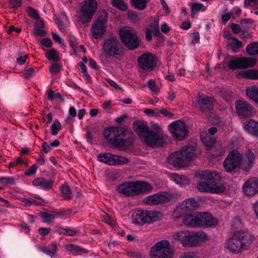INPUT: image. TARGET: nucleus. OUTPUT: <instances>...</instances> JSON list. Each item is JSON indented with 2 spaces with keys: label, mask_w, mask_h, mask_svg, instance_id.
Instances as JSON below:
<instances>
[{
  "label": "nucleus",
  "mask_w": 258,
  "mask_h": 258,
  "mask_svg": "<svg viewBox=\"0 0 258 258\" xmlns=\"http://www.w3.org/2000/svg\"><path fill=\"white\" fill-rule=\"evenodd\" d=\"M33 34L35 36H43L45 35V32L43 28H36L33 31Z\"/></svg>",
  "instance_id": "obj_55"
},
{
  "label": "nucleus",
  "mask_w": 258,
  "mask_h": 258,
  "mask_svg": "<svg viewBox=\"0 0 258 258\" xmlns=\"http://www.w3.org/2000/svg\"><path fill=\"white\" fill-rule=\"evenodd\" d=\"M236 112L240 116L248 117L250 116L253 109L248 103L243 101H236L235 103Z\"/></svg>",
  "instance_id": "obj_23"
},
{
  "label": "nucleus",
  "mask_w": 258,
  "mask_h": 258,
  "mask_svg": "<svg viewBox=\"0 0 258 258\" xmlns=\"http://www.w3.org/2000/svg\"><path fill=\"white\" fill-rule=\"evenodd\" d=\"M0 181L3 184H14L16 179L13 177H3L0 178Z\"/></svg>",
  "instance_id": "obj_43"
},
{
  "label": "nucleus",
  "mask_w": 258,
  "mask_h": 258,
  "mask_svg": "<svg viewBox=\"0 0 258 258\" xmlns=\"http://www.w3.org/2000/svg\"><path fill=\"white\" fill-rule=\"evenodd\" d=\"M231 28L233 32L235 34H238L241 31V27L239 24L232 23L231 25Z\"/></svg>",
  "instance_id": "obj_59"
},
{
  "label": "nucleus",
  "mask_w": 258,
  "mask_h": 258,
  "mask_svg": "<svg viewBox=\"0 0 258 258\" xmlns=\"http://www.w3.org/2000/svg\"><path fill=\"white\" fill-rule=\"evenodd\" d=\"M238 75L242 78H248L250 79H258V71L254 70L243 71L239 73Z\"/></svg>",
  "instance_id": "obj_32"
},
{
  "label": "nucleus",
  "mask_w": 258,
  "mask_h": 258,
  "mask_svg": "<svg viewBox=\"0 0 258 258\" xmlns=\"http://www.w3.org/2000/svg\"><path fill=\"white\" fill-rule=\"evenodd\" d=\"M220 94L227 101H229L232 98L231 92L224 89L221 91Z\"/></svg>",
  "instance_id": "obj_44"
},
{
  "label": "nucleus",
  "mask_w": 258,
  "mask_h": 258,
  "mask_svg": "<svg viewBox=\"0 0 258 258\" xmlns=\"http://www.w3.org/2000/svg\"><path fill=\"white\" fill-rule=\"evenodd\" d=\"M37 169V167L35 165H33L25 172V174L27 175H33L36 172Z\"/></svg>",
  "instance_id": "obj_58"
},
{
  "label": "nucleus",
  "mask_w": 258,
  "mask_h": 258,
  "mask_svg": "<svg viewBox=\"0 0 258 258\" xmlns=\"http://www.w3.org/2000/svg\"><path fill=\"white\" fill-rule=\"evenodd\" d=\"M61 124L58 120H55L51 125L50 129L51 134L53 136H56L58 134V131L61 130Z\"/></svg>",
  "instance_id": "obj_40"
},
{
  "label": "nucleus",
  "mask_w": 258,
  "mask_h": 258,
  "mask_svg": "<svg viewBox=\"0 0 258 258\" xmlns=\"http://www.w3.org/2000/svg\"><path fill=\"white\" fill-rule=\"evenodd\" d=\"M48 98L50 100H53L55 98H60L61 95L59 93H55L51 89H50L48 92Z\"/></svg>",
  "instance_id": "obj_48"
},
{
  "label": "nucleus",
  "mask_w": 258,
  "mask_h": 258,
  "mask_svg": "<svg viewBox=\"0 0 258 258\" xmlns=\"http://www.w3.org/2000/svg\"><path fill=\"white\" fill-rule=\"evenodd\" d=\"M156 61L155 56L150 53H144L137 59L139 66L146 71L153 70L156 65Z\"/></svg>",
  "instance_id": "obj_17"
},
{
  "label": "nucleus",
  "mask_w": 258,
  "mask_h": 258,
  "mask_svg": "<svg viewBox=\"0 0 258 258\" xmlns=\"http://www.w3.org/2000/svg\"><path fill=\"white\" fill-rule=\"evenodd\" d=\"M168 129L173 138L178 140L185 139L188 132L186 124L180 120L170 123L168 126Z\"/></svg>",
  "instance_id": "obj_13"
},
{
  "label": "nucleus",
  "mask_w": 258,
  "mask_h": 258,
  "mask_svg": "<svg viewBox=\"0 0 258 258\" xmlns=\"http://www.w3.org/2000/svg\"><path fill=\"white\" fill-rule=\"evenodd\" d=\"M126 255L132 258H141L142 255L140 252L135 251H127Z\"/></svg>",
  "instance_id": "obj_52"
},
{
  "label": "nucleus",
  "mask_w": 258,
  "mask_h": 258,
  "mask_svg": "<svg viewBox=\"0 0 258 258\" xmlns=\"http://www.w3.org/2000/svg\"><path fill=\"white\" fill-rule=\"evenodd\" d=\"M171 199V196L170 194L166 192H158L145 197L143 201L144 204L152 206L167 203Z\"/></svg>",
  "instance_id": "obj_16"
},
{
  "label": "nucleus",
  "mask_w": 258,
  "mask_h": 258,
  "mask_svg": "<svg viewBox=\"0 0 258 258\" xmlns=\"http://www.w3.org/2000/svg\"><path fill=\"white\" fill-rule=\"evenodd\" d=\"M34 75V69L29 68L26 69L23 73V76L25 79H29Z\"/></svg>",
  "instance_id": "obj_42"
},
{
  "label": "nucleus",
  "mask_w": 258,
  "mask_h": 258,
  "mask_svg": "<svg viewBox=\"0 0 258 258\" xmlns=\"http://www.w3.org/2000/svg\"><path fill=\"white\" fill-rule=\"evenodd\" d=\"M97 9V3L95 0H85L82 3L79 13L80 22L85 24L90 22Z\"/></svg>",
  "instance_id": "obj_12"
},
{
  "label": "nucleus",
  "mask_w": 258,
  "mask_h": 258,
  "mask_svg": "<svg viewBox=\"0 0 258 258\" xmlns=\"http://www.w3.org/2000/svg\"><path fill=\"white\" fill-rule=\"evenodd\" d=\"M128 18L133 22H138L140 20V18L136 12L134 11H129L127 14Z\"/></svg>",
  "instance_id": "obj_49"
},
{
  "label": "nucleus",
  "mask_w": 258,
  "mask_h": 258,
  "mask_svg": "<svg viewBox=\"0 0 258 258\" xmlns=\"http://www.w3.org/2000/svg\"><path fill=\"white\" fill-rule=\"evenodd\" d=\"M110 4L113 7L122 11H125L127 9V5L122 0H110Z\"/></svg>",
  "instance_id": "obj_36"
},
{
  "label": "nucleus",
  "mask_w": 258,
  "mask_h": 258,
  "mask_svg": "<svg viewBox=\"0 0 258 258\" xmlns=\"http://www.w3.org/2000/svg\"><path fill=\"white\" fill-rule=\"evenodd\" d=\"M61 66L57 63H53L49 67V71L51 74H57L60 70Z\"/></svg>",
  "instance_id": "obj_45"
},
{
  "label": "nucleus",
  "mask_w": 258,
  "mask_h": 258,
  "mask_svg": "<svg viewBox=\"0 0 258 258\" xmlns=\"http://www.w3.org/2000/svg\"><path fill=\"white\" fill-rule=\"evenodd\" d=\"M160 112L165 115V116L169 118H172L173 116V114L168 111L166 108H161L160 110Z\"/></svg>",
  "instance_id": "obj_60"
},
{
  "label": "nucleus",
  "mask_w": 258,
  "mask_h": 258,
  "mask_svg": "<svg viewBox=\"0 0 258 258\" xmlns=\"http://www.w3.org/2000/svg\"><path fill=\"white\" fill-rule=\"evenodd\" d=\"M135 132L148 146L160 147L167 143V136L159 124H154L150 129L145 122L135 121L133 123Z\"/></svg>",
  "instance_id": "obj_1"
},
{
  "label": "nucleus",
  "mask_w": 258,
  "mask_h": 258,
  "mask_svg": "<svg viewBox=\"0 0 258 258\" xmlns=\"http://www.w3.org/2000/svg\"><path fill=\"white\" fill-rule=\"evenodd\" d=\"M28 56L24 53H22L20 56L17 58L18 63L20 65H23L25 63Z\"/></svg>",
  "instance_id": "obj_54"
},
{
  "label": "nucleus",
  "mask_w": 258,
  "mask_h": 258,
  "mask_svg": "<svg viewBox=\"0 0 258 258\" xmlns=\"http://www.w3.org/2000/svg\"><path fill=\"white\" fill-rule=\"evenodd\" d=\"M197 153L198 151L194 146L185 147L182 150L172 153L168 158V163L177 168L186 166Z\"/></svg>",
  "instance_id": "obj_5"
},
{
  "label": "nucleus",
  "mask_w": 258,
  "mask_h": 258,
  "mask_svg": "<svg viewBox=\"0 0 258 258\" xmlns=\"http://www.w3.org/2000/svg\"><path fill=\"white\" fill-rule=\"evenodd\" d=\"M247 96L251 100L256 103L258 98V87L252 86L246 89Z\"/></svg>",
  "instance_id": "obj_31"
},
{
  "label": "nucleus",
  "mask_w": 258,
  "mask_h": 258,
  "mask_svg": "<svg viewBox=\"0 0 258 258\" xmlns=\"http://www.w3.org/2000/svg\"><path fill=\"white\" fill-rule=\"evenodd\" d=\"M182 222L183 224L190 228L197 227L198 215L197 212L191 214H186L184 216Z\"/></svg>",
  "instance_id": "obj_27"
},
{
  "label": "nucleus",
  "mask_w": 258,
  "mask_h": 258,
  "mask_svg": "<svg viewBox=\"0 0 258 258\" xmlns=\"http://www.w3.org/2000/svg\"><path fill=\"white\" fill-rule=\"evenodd\" d=\"M101 44L103 54L106 57L118 58L123 54V46L116 36H108Z\"/></svg>",
  "instance_id": "obj_7"
},
{
  "label": "nucleus",
  "mask_w": 258,
  "mask_h": 258,
  "mask_svg": "<svg viewBox=\"0 0 258 258\" xmlns=\"http://www.w3.org/2000/svg\"><path fill=\"white\" fill-rule=\"evenodd\" d=\"M197 176L204 180L199 181L197 185L198 190L201 192L220 194L227 189L223 183L218 182L221 180V176L216 171H200L197 173Z\"/></svg>",
  "instance_id": "obj_2"
},
{
  "label": "nucleus",
  "mask_w": 258,
  "mask_h": 258,
  "mask_svg": "<svg viewBox=\"0 0 258 258\" xmlns=\"http://www.w3.org/2000/svg\"><path fill=\"white\" fill-rule=\"evenodd\" d=\"M27 9L28 14L30 17L36 19L39 18V15L35 9L31 7H28Z\"/></svg>",
  "instance_id": "obj_50"
},
{
  "label": "nucleus",
  "mask_w": 258,
  "mask_h": 258,
  "mask_svg": "<svg viewBox=\"0 0 258 258\" xmlns=\"http://www.w3.org/2000/svg\"><path fill=\"white\" fill-rule=\"evenodd\" d=\"M10 4L12 8L15 9L19 8L22 5L21 0H11Z\"/></svg>",
  "instance_id": "obj_56"
},
{
  "label": "nucleus",
  "mask_w": 258,
  "mask_h": 258,
  "mask_svg": "<svg viewBox=\"0 0 258 258\" xmlns=\"http://www.w3.org/2000/svg\"><path fill=\"white\" fill-rule=\"evenodd\" d=\"M215 99L213 97L198 96L195 101L196 107L202 112L211 110Z\"/></svg>",
  "instance_id": "obj_20"
},
{
  "label": "nucleus",
  "mask_w": 258,
  "mask_h": 258,
  "mask_svg": "<svg viewBox=\"0 0 258 258\" xmlns=\"http://www.w3.org/2000/svg\"><path fill=\"white\" fill-rule=\"evenodd\" d=\"M60 189L64 200H68L72 199V191L68 184H63L60 187Z\"/></svg>",
  "instance_id": "obj_35"
},
{
  "label": "nucleus",
  "mask_w": 258,
  "mask_h": 258,
  "mask_svg": "<svg viewBox=\"0 0 258 258\" xmlns=\"http://www.w3.org/2000/svg\"><path fill=\"white\" fill-rule=\"evenodd\" d=\"M133 6L137 9L142 10L146 7L147 0H131Z\"/></svg>",
  "instance_id": "obj_39"
},
{
  "label": "nucleus",
  "mask_w": 258,
  "mask_h": 258,
  "mask_svg": "<svg viewBox=\"0 0 258 258\" xmlns=\"http://www.w3.org/2000/svg\"><path fill=\"white\" fill-rule=\"evenodd\" d=\"M240 164L242 165V155L237 151L230 152L223 162L224 168L228 172L232 171Z\"/></svg>",
  "instance_id": "obj_15"
},
{
  "label": "nucleus",
  "mask_w": 258,
  "mask_h": 258,
  "mask_svg": "<svg viewBox=\"0 0 258 258\" xmlns=\"http://www.w3.org/2000/svg\"><path fill=\"white\" fill-rule=\"evenodd\" d=\"M179 258H196V256L193 253L188 252L183 253Z\"/></svg>",
  "instance_id": "obj_64"
},
{
  "label": "nucleus",
  "mask_w": 258,
  "mask_h": 258,
  "mask_svg": "<svg viewBox=\"0 0 258 258\" xmlns=\"http://www.w3.org/2000/svg\"><path fill=\"white\" fill-rule=\"evenodd\" d=\"M52 182L44 178L39 177L33 180L32 183L34 186H40L41 188L48 190L52 186Z\"/></svg>",
  "instance_id": "obj_29"
},
{
  "label": "nucleus",
  "mask_w": 258,
  "mask_h": 258,
  "mask_svg": "<svg viewBox=\"0 0 258 258\" xmlns=\"http://www.w3.org/2000/svg\"><path fill=\"white\" fill-rule=\"evenodd\" d=\"M197 215L198 227H213L218 224V221L213 218L210 213L197 212Z\"/></svg>",
  "instance_id": "obj_19"
},
{
  "label": "nucleus",
  "mask_w": 258,
  "mask_h": 258,
  "mask_svg": "<svg viewBox=\"0 0 258 258\" xmlns=\"http://www.w3.org/2000/svg\"><path fill=\"white\" fill-rule=\"evenodd\" d=\"M40 215L41 217L44 219L45 222H49L55 218V215L54 214H49L46 212H41Z\"/></svg>",
  "instance_id": "obj_46"
},
{
  "label": "nucleus",
  "mask_w": 258,
  "mask_h": 258,
  "mask_svg": "<svg viewBox=\"0 0 258 258\" xmlns=\"http://www.w3.org/2000/svg\"><path fill=\"white\" fill-rule=\"evenodd\" d=\"M154 22L156 24V26L154 28H153L152 31H153V33H154V35L158 36L159 34H160V32L159 30V20L155 19Z\"/></svg>",
  "instance_id": "obj_57"
},
{
  "label": "nucleus",
  "mask_w": 258,
  "mask_h": 258,
  "mask_svg": "<svg viewBox=\"0 0 258 258\" xmlns=\"http://www.w3.org/2000/svg\"><path fill=\"white\" fill-rule=\"evenodd\" d=\"M46 57L49 60H53L54 62H58L59 60V56L54 48H51L48 51Z\"/></svg>",
  "instance_id": "obj_38"
},
{
  "label": "nucleus",
  "mask_w": 258,
  "mask_h": 258,
  "mask_svg": "<svg viewBox=\"0 0 258 258\" xmlns=\"http://www.w3.org/2000/svg\"><path fill=\"white\" fill-rule=\"evenodd\" d=\"M97 158L99 161L109 165H120L130 162L125 157L109 153L100 154L97 156Z\"/></svg>",
  "instance_id": "obj_14"
},
{
  "label": "nucleus",
  "mask_w": 258,
  "mask_h": 258,
  "mask_svg": "<svg viewBox=\"0 0 258 258\" xmlns=\"http://www.w3.org/2000/svg\"><path fill=\"white\" fill-rule=\"evenodd\" d=\"M174 247L167 240L157 242L150 249V255L152 257L173 258Z\"/></svg>",
  "instance_id": "obj_8"
},
{
  "label": "nucleus",
  "mask_w": 258,
  "mask_h": 258,
  "mask_svg": "<svg viewBox=\"0 0 258 258\" xmlns=\"http://www.w3.org/2000/svg\"><path fill=\"white\" fill-rule=\"evenodd\" d=\"M121 41L128 49L134 50L140 45L141 40L136 32L132 29H122L119 31Z\"/></svg>",
  "instance_id": "obj_11"
},
{
  "label": "nucleus",
  "mask_w": 258,
  "mask_h": 258,
  "mask_svg": "<svg viewBox=\"0 0 258 258\" xmlns=\"http://www.w3.org/2000/svg\"><path fill=\"white\" fill-rule=\"evenodd\" d=\"M243 126L245 131L250 134L258 136V122L250 119L245 122Z\"/></svg>",
  "instance_id": "obj_28"
},
{
  "label": "nucleus",
  "mask_w": 258,
  "mask_h": 258,
  "mask_svg": "<svg viewBox=\"0 0 258 258\" xmlns=\"http://www.w3.org/2000/svg\"><path fill=\"white\" fill-rule=\"evenodd\" d=\"M148 87L149 88L154 92H158V87L156 86L155 81L152 79L150 80L147 84Z\"/></svg>",
  "instance_id": "obj_47"
},
{
  "label": "nucleus",
  "mask_w": 258,
  "mask_h": 258,
  "mask_svg": "<svg viewBox=\"0 0 258 258\" xmlns=\"http://www.w3.org/2000/svg\"><path fill=\"white\" fill-rule=\"evenodd\" d=\"M244 194L248 196H253L258 194V179L251 178L247 180L242 186Z\"/></svg>",
  "instance_id": "obj_24"
},
{
  "label": "nucleus",
  "mask_w": 258,
  "mask_h": 258,
  "mask_svg": "<svg viewBox=\"0 0 258 258\" xmlns=\"http://www.w3.org/2000/svg\"><path fill=\"white\" fill-rule=\"evenodd\" d=\"M152 189L150 184L141 181L124 182L118 187V192L127 197L147 194Z\"/></svg>",
  "instance_id": "obj_6"
},
{
  "label": "nucleus",
  "mask_w": 258,
  "mask_h": 258,
  "mask_svg": "<svg viewBox=\"0 0 258 258\" xmlns=\"http://www.w3.org/2000/svg\"><path fill=\"white\" fill-rule=\"evenodd\" d=\"M38 231L41 235L45 236L49 233L50 229L49 228H41L39 229Z\"/></svg>",
  "instance_id": "obj_63"
},
{
  "label": "nucleus",
  "mask_w": 258,
  "mask_h": 258,
  "mask_svg": "<svg viewBox=\"0 0 258 258\" xmlns=\"http://www.w3.org/2000/svg\"><path fill=\"white\" fill-rule=\"evenodd\" d=\"M102 217L103 218V221L105 222H106V223H107L108 224H109L110 226L113 225V224L111 222V221L110 220V218L109 217V216H108V215L107 213L103 212V214H102Z\"/></svg>",
  "instance_id": "obj_61"
},
{
  "label": "nucleus",
  "mask_w": 258,
  "mask_h": 258,
  "mask_svg": "<svg viewBox=\"0 0 258 258\" xmlns=\"http://www.w3.org/2000/svg\"><path fill=\"white\" fill-rule=\"evenodd\" d=\"M41 43L43 45H44L47 47H50L52 45V42H51V40L47 38H44L42 39L41 40Z\"/></svg>",
  "instance_id": "obj_62"
},
{
  "label": "nucleus",
  "mask_w": 258,
  "mask_h": 258,
  "mask_svg": "<svg viewBox=\"0 0 258 258\" xmlns=\"http://www.w3.org/2000/svg\"><path fill=\"white\" fill-rule=\"evenodd\" d=\"M103 134L111 145L120 150H125L133 143V132L121 127H109Z\"/></svg>",
  "instance_id": "obj_3"
},
{
  "label": "nucleus",
  "mask_w": 258,
  "mask_h": 258,
  "mask_svg": "<svg viewBox=\"0 0 258 258\" xmlns=\"http://www.w3.org/2000/svg\"><path fill=\"white\" fill-rule=\"evenodd\" d=\"M246 51L251 55L258 54V43L253 42L248 44L246 47Z\"/></svg>",
  "instance_id": "obj_37"
},
{
  "label": "nucleus",
  "mask_w": 258,
  "mask_h": 258,
  "mask_svg": "<svg viewBox=\"0 0 258 258\" xmlns=\"http://www.w3.org/2000/svg\"><path fill=\"white\" fill-rule=\"evenodd\" d=\"M245 7H258V0H244Z\"/></svg>",
  "instance_id": "obj_51"
},
{
  "label": "nucleus",
  "mask_w": 258,
  "mask_h": 258,
  "mask_svg": "<svg viewBox=\"0 0 258 258\" xmlns=\"http://www.w3.org/2000/svg\"><path fill=\"white\" fill-rule=\"evenodd\" d=\"M255 63V60L252 58L241 57L230 60L228 63V67L231 70H235L253 67Z\"/></svg>",
  "instance_id": "obj_18"
},
{
  "label": "nucleus",
  "mask_w": 258,
  "mask_h": 258,
  "mask_svg": "<svg viewBox=\"0 0 258 258\" xmlns=\"http://www.w3.org/2000/svg\"><path fill=\"white\" fill-rule=\"evenodd\" d=\"M237 236L236 233L235 232L227 242V248L233 252H240L243 251L240 245V241Z\"/></svg>",
  "instance_id": "obj_26"
},
{
  "label": "nucleus",
  "mask_w": 258,
  "mask_h": 258,
  "mask_svg": "<svg viewBox=\"0 0 258 258\" xmlns=\"http://www.w3.org/2000/svg\"><path fill=\"white\" fill-rule=\"evenodd\" d=\"M161 215V213L156 211H137L132 214V222L142 225L157 221Z\"/></svg>",
  "instance_id": "obj_9"
},
{
  "label": "nucleus",
  "mask_w": 258,
  "mask_h": 258,
  "mask_svg": "<svg viewBox=\"0 0 258 258\" xmlns=\"http://www.w3.org/2000/svg\"><path fill=\"white\" fill-rule=\"evenodd\" d=\"M216 140L212 137H208L204 141V144L208 148H211L215 143Z\"/></svg>",
  "instance_id": "obj_53"
},
{
  "label": "nucleus",
  "mask_w": 258,
  "mask_h": 258,
  "mask_svg": "<svg viewBox=\"0 0 258 258\" xmlns=\"http://www.w3.org/2000/svg\"><path fill=\"white\" fill-rule=\"evenodd\" d=\"M58 247L56 242H52L50 248L43 246L40 248V250L44 253L53 257L57 252Z\"/></svg>",
  "instance_id": "obj_30"
},
{
  "label": "nucleus",
  "mask_w": 258,
  "mask_h": 258,
  "mask_svg": "<svg viewBox=\"0 0 258 258\" xmlns=\"http://www.w3.org/2000/svg\"><path fill=\"white\" fill-rule=\"evenodd\" d=\"M207 237L202 231L193 232L189 231H180L172 235L173 239L180 242L183 246L186 247H195L200 245Z\"/></svg>",
  "instance_id": "obj_4"
},
{
  "label": "nucleus",
  "mask_w": 258,
  "mask_h": 258,
  "mask_svg": "<svg viewBox=\"0 0 258 258\" xmlns=\"http://www.w3.org/2000/svg\"><path fill=\"white\" fill-rule=\"evenodd\" d=\"M171 179L177 184L180 185L188 184L189 180L185 176H180L176 174H173L171 176Z\"/></svg>",
  "instance_id": "obj_33"
},
{
  "label": "nucleus",
  "mask_w": 258,
  "mask_h": 258,
  "mask_svg": "<svg viewBox=\"0 0 258 258\" xmlns=\"http://www.w3.org/2000/svg\"><path fill=\"white\" fill-rule=\"evenodd\" d=\"M198 206V202L194 198H189L181 203L176 209L175 214L181 216L186 212L195 209Z\"/></svg>",
  "instance_id": "obj_21"
},
{
  "label": "nucleus",
  "mask_w": 258,
  "mask_h": 258,
  "mask_svg": "<svg viewBox=\"0 0 258 258\" xmlns=\"http://www.w3.org/2000/svg\"><path fill=\"white\" fill-rule=\"evenodd\" d=\"M231 39L233 42L230 45V47L234 52H237L238 49L242 47V42L235 38H232Z\"/></svg>",
  "instance_id": "obj_41"
},
{
  "label": "nucleus",
  "mask_w": 258,
  "mask_h": 258,
  "mask_svg": "<svg viewBox=\"0 0 258 258\" xmlns=\"http://www.w3.org/2000/svg\"><path fill=\"white\" fill-rule=\"evenodd\" d=\"M66 249L73 252V254L79 255L85 252L84 249L81 248L80 246L73 244H68L66 246Z\"/></svg>",
  "instance_id": "obj_34"
},
{
  "label": "nucleus",
  "mask_w": 258,
  "mask_h": 258,
  "mask_svg": "<svg viewBox=\"0 0 258 258\" xmlns=\"http://www.w3.org/2000/svg\"><path fill=\"white\" fill-rule=\"evenodd\" d=\"M255 159V154L252 150H247L242 156V168L246 170L250 169L254 164Z\"/></svg>",
  "instance_id": "obj_25"
},
{
  "label": "nucleus",
  "mask_w": 258,
  "mask_h": 258,
  "mask_svg": "<svg viewBox=\"0 0 258 258\" xmlns=\"http://www.w3.org/2000/svg\"><path fill=\"white\" fill-rule=\"evenodd\" d=\"M97 20L93 23L91 32L95 39L100 38L106 32L108 14L105 10L100 11L98 13Z\"/></svg>",
  "instance_id": "obj_10"
},
{
  "label": "nucleus",
  "mask_w": 258,
  "mask_h": 258,
  "mask_svg": "<svg viewBox=\"0 0 258 258\" xmlns=\"http://www.w3.org/2000/svg\"><path fill=\"white\" fill-rule=\"evenodd\" d=\"M236 233L243 250H247L254 240V236L248 231H237Z\"/></svg>",
  "instance_id": "obj_22"
}]
</instances>
